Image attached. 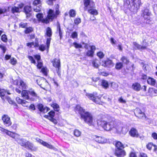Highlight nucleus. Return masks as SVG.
Here are the masks:
<instances>
[{"mask_svg":"<svg viewBox=\"0 0 157 157\" xmlns=\"http://www.w3.org/2000/svg\"><path fill=\"white\" fill-rule=\"evenodd\" d=\"M48 15L46 18L48 21V23L50 21H52L58 15L54 13L53 10L52 9H49L47 13Z\"/></svg>","mask_w":157,"mask_h":157,"instance_id":"nucleus-10","label":"nucleus"},{"mask_svg":"<svg viewBox=\"0 0 157 157\" xmlns=\"http://www.w3.org/2000/svg\"><path fill=\"white\" fill-rule=\"evenodd\" d=\"M121 60L124 64H128L129 63L128 59L125 56H123L121 58Z\"/></svg>","mask_w":157,"mask_h":157,"instance_id":"nucleus-33","label":"nucleus"},{"mask_svg":"<svg viewBox=\"0 0 157 157\" xmlns=\"http://www.w3.org/2000/svg\"><path fill=\"white\" fill-rule=\"evenodd\" d=\"M25 148L29 149L32 151H36L38 149L37 147L34 146L33 143L29 141L27 144L26 146L25 147Z\"/></svg>","mask_w":157,"mask_h":157,"instance_id":"nucleus-19","label":"nucleus"},{"mask_svg":"<svg viewBox=\"0 0 157 157\" xmlns=\"http://www.w3.org/2000/svg\"><path fill=\"white\" fill-rule=\"evenodd\" d=\"M16 100L18 104H21L23 106H27V105H26V104L28 103V102L25 100H22L19 97H17L16 98Z\"/></svg>","mask_w":157,"mask_h":157,"instance_id":"nucleus-24","label":"nucleus"},{"mask_svg":"<svg viewBox=\"0 0 157 157\" xmlns=\"http://www.w3.org/2000/svg\"><path fill=\"white\" fill-rule=\"evenodd\" d=\"M101 85L105 88L106 89L109 86L108 82L105 80H102L101 81Z\"/></svg>","mask_w":157,"mask_h":157,"instance_id":"nucleus-31","label":"nucleus"},{"mask_svg":"<svg viewBox=\"0 0 157 157\" xmlns=\"http://www.w3.org/2000/svg\"><path fill=\"white\" fill-rule=\"evenodd\" d=\"M48 69L46 67H43L41 70V71L45 75H47V74Z\"/></svg>","mask_w":157,"mask_h":157,"instance_id":"nucleus-43","label":"nucleus"},{"mask_svg":"<svg viewBox=\"0 0 157 157\" xmlns=\"http://www.w3.org/2000/svg\"><path fill=\"white\" fill-rule=\"evenodd\" d=\"M16 141L19 144L25 148L28 142V141H27L26 140L24 139H21L19 137L18 139L16 140Z\"/></svg>","mask_w":157,"mask_h":157,"instance_id":"nucleus-18","label":"nucleus"},{"mask_svg":"<svg viewBox=\"0 0 157 157\" xmlns=\"http://www.w3.org/2000/svg\"><path fill=\"white\" fill-rule=\"evenodd\" d=\"M19 25L20 27L22 28H24L26 27L27 26V24L21 22L20 24Z\"/></svg>","mask_w":157,"mask_h":157,"instance_id":"nucleus-63","label":"nucleus"},{"mask_svg":"<svg viewBox=\"0 0 157 157\" xmlns=\"http://www.w3.org/2000/svg\"><path fill=\"white\" fill-rule=\"evenodd\" d=\"M4 124L6 127L10 126L12 124L10 118L7 115H4L2 117Z\"/></svg>","mask_w":157,"mask_h":157,"instance_id":"nucleus-13","label":"nucleus"},{"mask_svg":"<svg viewBox=\"0 0 157 157\" xmlns=\"http://www.w3.org/2000/svg\"><path fill=\"white\" fill-rule=\"evenodd\" d=\"M9 7L0 8V14L5 13L9 11Z\"/></svg>","mask_w":157,"mask_h":157,"instance_id":"nucleus-30","label":"nucleus"},{"mask_svg":"<svg viewBox=\"0 0 157 157\" xmlns=\"http://www.w3.org/2000/svg\"><path fill=\"white\" fill-rule=\"evenodd\" d=\"M6 93V92L4 89H0V96L4 100H5L4 97Z\"/></svg>","mask_w":157,"mask_h":157,"instance_id":"nucleus-34","label":"nucleus"},{"mask_svg":"<svg viewBox=\"0 0 157 157\" xmlns=\"http://www.w3.org/2000/svg\"><path fill=\"white\" fill-rule=\"evenodd\" d=\"M27 46L30 48L35 47L34 44L33 42H29L27 43Z\"/></svg>","mask_w":157,"mask_h":157,"instance_id":"nucleus-57","label":"nucleus"},{"mask_svg":"<svg viewBox=\"0 0 157 157\" xmlns=\"http://www.w3.org/2000/svg\"><path fill=\"white\" fill-rule=\"evenodd\" d=\"M11 11L13 13H18L19 12V9L18 7L14 6L12 7L11 8Z\"/></svg>","mask_w":157,"mask_h":157,"instance_id":"nucleus-36","label":"nucleus"},{"mask_svg":"<svg viewBox=\"0 0 157 157\" xmlns=\"http://www.w3.org/2000/svg\"><path fill=\"white\" fill-rule=\"evenodd\" d=\"M28 58L29 59V60L31 61L32 63L34 64L36 63V61L35 59H34L33 58L32 56H28Z\"/></svg>","mask_w":157,"mask_h":157,"instance_id":"nucleus-54","label":"nucleus"},{"mask_svg":"<svg viewBox=\"0 0 157 157\" xmlns=\"http://www.w3.org/2000/svg\"><path fill=\"white\" fill-rule=\"evenodd\" d=\"M84 10L86 11L91 7H95V5L93 0H83Z\"/></svg>","mask_w":157,"mask_h":157,"instance_id":"nucleus-8","label":"nucleus"},{"mask_svg":"<svg viewBox=\"0 0 157 157\" xmlns=\"http://www.w3.org/2000/svg\"><path fill=\"white\" fill-rule=\"evenodd\" d=\"M74 135L77 137H78L80 136L81 132L77 129H75L74 132Z\"/></svg>","mask_w":157,"mask_h":157,"instance_id":"nucleus-40","label":"nucleus"},{"mask_svg":"<svg viewBox=\"0 0 157 157\" xmlns=\"http://www.w3.org/2000/svg\"><path fill=\"white\" fill-rule=\"evenodd\" d=\"M148 83L152 86H154L156 83L155 80L152 78H149L147 80Z\"/></svg>","mask_w":157,"mask_h":157,"instance_id":"nucleus-29","label":"nucleus"},{"mask_svg":"<svg viewBox=\"0 0 157 157\" xmlns=\"http://www.w3.org/2000/svg\"><path fill=\"white\" fill-rule=\"evenodd\" d=\"M1 39L4 42H6L7 40V38L6 35H3L2 36Z\"/></svg>","mask_w":157,"mask_h":157,"instance_id":"nucleus-56","label":"nucleus"},{"mask_svg":"<svg viewBox=\"0 0 157 157\" xmlns=\"http://www.w3.org/2000/svg\"><path fill=\"white\" fill-rule=\"evenodd\" d=\"M52 35V32L51 29L49 27H48L46 29V31L45 33V36L51 37Z\"/></svg>","mask_w":157,"mask_h":157,"instance_id":"nucleus-28","label":"nucleus"},{"mask_svg":"<svg viewBox=\"0 0 157 157\" xmlns=\"http://www.w3.org/2000/svg\"><path fill=\"white\" fill-rule=\"evenodd\" d=\"M45 47H46V46L45 45L41 44L39 46V49L40 50L42 51H43L45 50Z\"/></svg>","mask_w":157,"mask_h":157,"instance_id":"nucleus-52","label":"nucleus"},{"mask_svg":"<svg viewBox=\"0 0 157 157\" xmlns=\"http://www.w3.org/2000/svg\"><path fill=\"white\" fill-rule=\"evenodd\" d=\"M141 4L140 0H125L124 6L129 9L132 12H135L139 9Z\"/></svg>","mask_w":157,"mask_h":157,"instance_id":"nucleus-2","label":"nucleus"},{"mask_svg":"<svg viewBox=\"0 0 157 157\" xmlns=\"http://www.w3.org/2000/svg\"><path fill=\"white\" fill-rule=\"evenodd\" d=\"M44 107L43 105L41 104H39L38 105V108L39 110L41 112Z\"/></svg>","mask_w":157,"mask_h":157,"instance_id":"nucleus-58","label":"nucleus"},{"mask_svg":"<svg viewBox=\"0 0 157 157\" xmlns=\"http://www.w3.org/2000/svg\"><path fill=\"white\" fill-rule=\"evenodd\" d=\"M57 31L59 32L60 39H61L62 37V32L61 30L59 25H57Z\"/></svg>","mask_w":157,"mask_h":157,"instance_id":"nucleus-38","label":"nucleus"},{"mask_svg":"<svg viewBox=\"0 0 157 157\" xmlns=\"http://www.w3.org/2000/svg\"><path fill=\"white\" fill-rule=\"evenodd\" d=\"M0 48H1V49L3 51V53H5L6 50V47L4 45H0Z\"/></svg>","mask_w":157,"mask_h":157,"instance_id":"nucleus-61","label":"nucleus"},{"mask_svg":"<svg viewBox=\"0 0 157 157\" xmlns=\"http://www.w3.org/2000/svg\"><path fill=\"white\" fill-rule=\"evenodd\" d=\"M41 1L40 0H34L33 2V4L35 6H36L37 5H40Z\"/></svg>","mask_w":157,"mask_h":157,"instance_id":"nucleus-50","label":"nucleus"},{"mask_svg":"<svg viewBox=\"0 0 157 157\" xmlns=\"http://www.w3.org/2000/svg\"><path fill=\"white\" fill-rule=\"evenodd\" d=\"M51 40V38L50 37H48V38H47L46 44L47 45V51L48 52V49L49 48Z\"/></svg>","mask_w":157,"mask_h":157,"instance_id":"nucleus-39","label":"nucleus"},{"mask_svg":"<svg viewBox=\"0 0 157 157\" xmlns=\"http://www.w3.org/2000/svg\"><path fill=\"white\" fill-rule=\"evenodd\" d=\"M98 63L99 61L98 60L95 59L93 60L92 62L93 66L96 68H98L99 66Z\"/></svg>","mask_w":157,"mask_h":157,"instance_id":"nucleus-32","label":"nucleus"},{"mask_svg":"<svg viewBox=\"0 0 157 157\" xmlns=\"http://www.w3.org/2000/svg\"><path fill=\"white\" fill-rule=\"evenodd\" d=\"M132 87L134 90L139 91L141 89V86L139 83H135L132 85Z\"/></svg>","mask_w":157,"mask_h":157,"instance_id":"nucleus-27","label":"nucleus"},{"mask_svg":"<svg viewBox=\"0 0 157 157\" xmlns=\"http://www.w3.org/2000/svg\"><path fill=\"white\" fill-rule=\"evenodd\" d=\"M152 146V144L151 143L148 144L147 145V147L149 150H150L151 149Z\"/></svg>","mask_w":157,"mask_h":157,"instance_id":"nucleus-64","label":"nucleus"},{"mask_svg":"<svg viewBox=\"0 0 157 157\" xmlns=\"http://www.w3.org/2000/svg\"><path fill=\"white\" fill-rule=\"evenodd\" d=\"M143 42L144 43V44L142 46L137 44L136 42H134L133 43V44L139 50H143L146 49L147 48V44L146 42H145L144 43V41H143Z\"/></svg>","mask_w":157,"mask_h":157,"instance_id":"nucleus-17","label":"nucleus"},{"mask_svg":"<svg viewBox=\"0 0 157 157\" xmlns=\"http://www.w3.org/2000/svg\"><path fill=\"white\" fill-rule=\"evenodd\" d=\"M101 64L102 66L108 67H111L113 65L112 61L111 60L108 59L103 61Z\"/></svg>","mask_w":157,"mask_h":157,"instance_id":"nucleus-21","label":"nucleus"},{"mask_svg":"<svg viewBox=\"0 0 157 157\" xmlns=\"http://www.w3.org/2000/svg\"><path fill=\"white\" fill-rule=\"evenodd\" d=\"M123 66V64L121 63H117L116 64L115 67L116 69L119 70L122 68Z\"/></svg>","mask_w":157,"mask_h":157,"instance_id":"nucleus-41","label":"nucleus"},{"mask_svg":"<svg viewBox=\"0 0 157 157\" xmlns=\"http://www.w3.org/2000/svg\"><path fill=\"white\" fill-rule=\"evenodd\" d=\"M52 63L54 67L57 68V73H59V67H60V60L57 59H55L52 61Z\"/></svg>","mask_w":157,"mask_h":157,"instance_id":"nucleus-20","label":"nucleus"},{"mask_svg":"<svg viewBox=\"0 0 157 157\" xmlns=\"http://www.w3.org/2000/svg\"><path fill=\"white\" fill-rule=\"evenodd\" d=\"M130 135L133 137H137L138 133L137 130L134 128H132L129 132Z\"/></svg>","mask_w":157,"mask_h":157,"instance_id":"nucleus-26","label":"nucleus"},{"mask_svg":"<svg viewBox=\"0 0 157 157\" xmlns=\"http://www.w3.org/2000/svg\"><path fill=\"white\" fill-rule=\"evenodd\" d=\"M78 35L77 33L76 32H74L72 33L71 36L73 39L77 38Z\"/></svg>","mask_w":157,"mask_h":157,"instance_id":"nucleus-51","label":"nucleus"},{"mask_svg":"<svg viewBox=\"0 0 157 157\" xmlns=\"http://www.w3.org/2000/svg\"><path fill=\"white\" fill-rule=\"evenodd\" d=\"M31 7L29 6H26L24 8V12L26 14V17H30L31 14L30 13L31 11Z\"/></svg>","mask_w":157,"mask_h":157,"instance_id":"nucleus-23","label":"nucleus"},{"mask_svg":"<svg viewBox=\"0 0 157 157\" xmlns=\"http://www.w3.org/2000/svg\"><path fill=\"white\" fill-rule=\"evenodd\" d=\"M75 110L76 112H78L81 116V118L84 121L90 125L93 124V118L92 114L86 111L79 105H77Z\"/></svg>","mask_w":157,"mask_h":157,"instance_id":"nucleus-1","label":"nucleus"},{"mask_svg":"<svg viewBox=\"0 0 157 157\" xmlns=\"http://www.w3.org/2000/svg\"><path fill=\"white\" fill-rule=\"evenodd\" d=\"M36 140L44 146L48 148L51 149H53L54 150H55V149H56V148L54 147L52 145L48 144L47 142L43 141L38 138H36Z\"/></svg>","mask_w":157,"mask_h":157,"instance_id":"nucleus-16","label":"nucleus"},{"mask_svg":"<svg viewBox=\"0 0 157 157\" xmlns=\"http://www.w3.org/2000/svg\"><path fill=\"white\" fill-rule=\"evenodd\" d=\"M113 124L112 131L118 133H122L124 134L126 133L127 131H123L124 129L123 124L121 122L113 121Z\"/></svg>","mask_w":157,"mask_h":157,"instance_id":"nucleus-6","label":"nucleus"},{"mask_svg":"<svg viewBox=\"0 0 157 157\" xmlns=\"http://www.w3.org/2000/svg\"><path fill=\"white\" fill-rule=\"evenodd\" d=\"M33 31V29L31 27H29L26 28L25 30V33L26 34L31 33Z\"/></svg>","mask_w":157,"mask_h":157,"instance_id":"nucleus-49","label":"nucleus"},{"mask_svg":"<svg viewBox=\"0 0 157 157\" xmlns=\"http://www.w3.org/2000/svg\"><path fill=\"white\" fill-rule=\"evenodd\" d=\"M29 91L24 90L22 91L21 94L24 98L27 99L29 98Z\"/></svg>","mask_w":157,"mask_h":157,"instance_id":"nucleus-25","label":"nucleus"},{"mask_svg":"<svg viewBox=\"0 0 157 157\" xmlns=\"http://www.w3.org/2000/svg\"><path fill=\"white\" fill-rule=\"evenodd\" d=\"M29 94L36 98L38 97L37 94L34 91H29Z\"/></svg>","mask_w":157,"mask_h":157,"instance_id":"nucleus-45","label":"nucleus"},{"mask_svg":"<svg viewBox=\"0 0 157 157\" xmlns=\"http://www.w3.org/2000/svg\"><path fill=\"white\" fill-rule=\"evenodd\" d=\"M89 13L93 16H96L98 14V11L95 9V7H91L87 10Z\"/></svg>","mask_w":157,"mask_h":157,"instance_id":"nucleus-22","label":"nucleus"},{"mask_svg":"<svg viewBox=\"0 0 157 157\" xmlns=\"http://www.w3.org/2000/svg\"><path fill=\"white\" fill-rule=\"evenodd\" d=\"M81 22V19L79 18H76L74 21V23L76 25H78Z\"/></svg>","mask_w":157,"mask_h":157,"instance_id":"nucleus-44","label":"nucleus"},{"mask_svg":"<svg viewBox=\"0 0 157 157\" xmlns=\"http://www.w3.org/2000/svg\"><path fill=\"white\" fill-rule=\"evenodd\" d=\"M94 139L95 141L100 144H104L107 142V139L103 136H94Z\"/></svg>","mask_w":157,"mask_h":157,"instance_id":"nucleus-14","label":"nucleus"},{"mask_svg":"<svg viewBox=\"0 0 157 157\" xmlns=\"http://www.w3.org/2000/svg\"><path fill=\"white\" fill-rule=\"evenodd\" d=\"M69 14L70 16L71 17H75L76 15V12L73 10H71L69 12Z\"/></svg>","mask_w":157,"mask_h":157,"instance_id":"nucleus-35","label":"nucleus"},{"mask_svg":"<svg viewBox=\"0 0 157 157\" xmlns=\"http://www.w3.org/2000/svg\"><path fill=\"white\" fill-rule=\"evenodd\" d=\"M55 7L56 13V15H59L60 13V12L59 10V5L58 4L55 5Z\"/></svg>","mask_w":157,"mask_h":157,"instance_id":"nucleus-48","label":"nucleus"},{"mask_svg":"<svg viewBox=\"0 0 157 157\" xmlns=\"http://www.w3.org/2000/svg\"><path fill=\"white\" fill-rule=\"evenodd\" d=\"M19 137V135L15 133H13V135L12 136H11V137L14 138L16 141V140L18 139Z\"/></svg>","mask_w":157,"mask_h":157,"instance_id":"nucleus-55","label":"nucleus"},{"mask_svg":"<svg viewBox=\"0 0 157 157\" xmlns=\"http://www.w3.org/2000/svg\"><path fill=\"white\" fill-rule=\"evenodd\" d=\"M52 107L53 108L54 110L56 111H58L59 110V105L56 104H53L52 105Z\"/></svg>","mask_w":157,"mask_h":157,"instance_id":"nucleus-42","label":"nucleus"},{"mask_svg":"<svg viewBox=\"0 0 157 157\" xmlns=\"http://www.w3.org/2000/svg\"><path fill=\"white\" fill-rule=\"evenodd\" d=\"M151 13L149 10L145 9L142 10L141 17L144 19V22L146 24H151L152 23V19L151 17Z\"/></svg>","mask_w":157,"mask_h":157,"instance_id":"nucleus-5","label":"nucleus"},{"mask_svg":"<svg viewBox=\"0 0 157 157\" xmlns=\"http://www.w3.org/2000/svg\"><path fill=\"white\" fill-rule=\"evenodd\" d=\"M55 115V112L53 111H51L48 113V115H45L44 117L50 120L55 124H56L57 123V121L53 118Z\"/></svg>","mask_w":157,"mask_h":157,"instance_id":"nucleus-9","label":"nucleus"},{"mask_svg":"<svg viewBox=\"0 0 157 157\" xmlns=\"http://www.w3.org/2000/svg\"><path fill=\"white\" fill-rule=\"evenodd\" d=\"M97 124L98 126L101 127L106 131L113 130V121L107 122L104 120H99L97 121Z\"/></svg>","mask_w":157,"mask_h":157,"instance_id":"nucleus-3","label":"nucleus"},{"mask_svg":"<svg viewBox=\"0 0 157 157\" xmlns=\"http://www.w3.org/2000/svg\"><path fill=\"white\" fill-rule=\"evenodd\" d=\"M94 53L90 50H88L86 52V55L88 56L93 57Z\"/></svg>","mask_w":157,"mask_h":157,"instance_id":"nucleus-46","label":"nucleus"},{"mask_svg":"<svg viewBox=\"0 0 157 157\" xmlns=\"http://www.w3.org/2000/svg\"><path fill=\"white\" fill-rule=\"evenodd\" d=\"M36 18L38 19L39 22H41L43 23L47 24L48 23V21L46 18H43V14L42 13H39L36 15Z\"/></svg>","mask_w":157,"mask_h":157,"instance_id":"nucleus-15","label":"nucleus"},{"mask_svg":"<svg viewBox=\"0 0 157 157\" xmlns=\"http://www.w3.org/2000/svg\"><path fill=\"white\" fill-rule=\"evenodd\" d=\"M90 50L91 51L93 52L94 53V51L96 49L95 47L94 46H90Z\"/></svg>","mask_w":157,"mask_h":157,"instance_id":"nucleus-62","label":"nucleus"},{"mask_svg":"<svg viewBox=\"0 0 157 157\" xmlns=\"http://www.w3.org/2000/svg\"><path fill=\"white\" fill-rule=\"evenodd\" d=\"M152 137L155 140H157V134L156 132H153L151 134Z\"/></svg>","mask_w":157,"mask_h":157,"instance_id":"nucleus-59","label":"nucleus"},{"mask_svg":"<svg viewBox=\"0 0 157 157\" xmlns=\"http://www.w3.org/2000/svg\"><path fill=\"white\" fill-rule=\"evenodd\" d=\"M97 56L100 58H102L104 56V55L101 52H99L97 53Z\"/></svg>","mask_w":157,"mask_h":157,"instance_id":"nucleus-53","label":"nucleus"},{"mask_svg":"<svg viewBox=\"0 0 157 157\" xmlns=\"http://www.w3.org/2000/svg\"><path fill=\"white\" fill-rule=\"evenodd\" d=\"M41 9V5H39L38 6H35L33 8V10L36 12H40Z\"/></svg>","mask_w":157,"mask_h":157,"instance_id":"nucleus-37","label":"nucleus"},{"mask_svg":"<svg viewBox=\"0 0 157 157\" xmlns=\"http://www.w3.org/2000/svg\"><path fill=\"white\" fill-rule=\"evenodd\" d=\"M13 83L17 85V87L21 89H26L27 88L26 84L21 80H15L14 81Z\"/></svg>","mask_w":157,"mask_h":157,"instance_id":"nucleus-11","label":"nucleus"},{"mask_svg":"<svg viewBox=\"0 0 157 157\" xmlns=\"http://www.w3.org/2000/svg\"><path fill=\"white\" fill-rule=\"evenodd\" d=\"M73 44L76 48H82V45L81 44H78L76 42L73 43Z\"/></svg>","mask_w":157,"mask_h":157,"instance_id":"nucleus-47","label":"nucleus"},{"mask_svg":"<svg viewBox=\"0 0 157 157\" xmlns=\"http://www.w3.org/2000/svg\"><path fill=\"white\" fill-rule=\"evenodd\" d=\"M86 96L96 104H101L100 98L98 96L97 93H94L93 94L86 93Z\"/></svg>","mask_w":157,"mask_h":157,"instance_id":"nucleus-7","label":"nucleus"},{"mask_svg":"<svg viewBox=\"0 0 157 157\" xmlns=\"http://www.w3.org/2000/svg\"><path fill=\"white\" fill-rule=\"evenodd\" d=\"M49 110V109L47 107H45L44 108L41 112L45 113H47Z\"/></svg>","mask_w":157,"mask_h":157,"instance_id":"nucleus-60","label":"nucleus"},{"mask_svg":"<svg viewBox=\"0 0 157 157\" xmlns=\"http://www.w3.org/2000/svg\"><path fill=\"white\" fill-rule=\"evenodd\" d=\"M116 149L115 154L116 155L119 157H123L125 155L126 153L123 150L124 146L121 142L118 141L115 144Z\"/></svg>","mask_w":157,"mask_h":157,"instance_id":"nucleus-4","label":"nucleus"},{"mask_svg":"<svg viewBox=\"0 0 157 157\" xmlns=\"http://www.w3.org/2000/svg\"><path fill=\"white\" fill-rule=\"evenodd\" d=\"M134 113L135 116L141 119H145L146 118V115L144 113L142 112L141 109L138 108H137L135 110Z\"/></svg>","mask_w":157,"mask_h":157,"instance_id":"nucleus-12","label":"nucleus"}]
</instances>
